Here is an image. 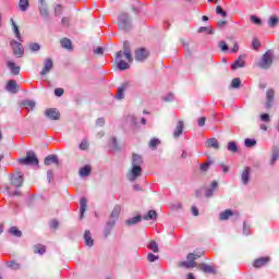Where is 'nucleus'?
I'll list each match as a JSON object with an SVG mask.
<instances>
[{
	"mask_svg": "<svg viewBox=\"0 0 279 279\" xmlns=\"http://www.w3.org/2000/svg\"><path fill=\"white\" fill-rule=\"evenodd\" d=\"M61 47L63 48V49H68V50H71V49H73V43L71 41V39H69V38H63V39H61Z\"/></svg>",
	"mask_w": 279,
	"mask_h": 279,
	"instance_id": "obj_35",
	"label": "nucleus"
},
{
	"mask_svg": "<svg viewBox=\"0 0 279 279\" xmlns=\"http://www.w3.org/2000/svg\"><path fill=\"white\" fill-rule=\"evenodd\" d=\"M170 208L171 210H182V203H174Z\"/></svg>",
	"mask_w": 279,
	"mask_h": 279,
	"instance_id": "obj_59",
	"label": "nucleus"
},
{
	"mask_svg": "<svg viewBox=\"0 0 279 279\" xmlns=\"http://www.w3.org/2000/svg\"><path fill=\"white\" fill-rule=\"evenodd\" d=\"M10 47L13 50V54L17 56V58H22V56L25 53V48H23V44H21V41L12 39L10 41Z\"/></svg>",
	"mask_w": 279,
	"mask_h": 279,
	"instance_id": "obj_6",
	"label": "nucleus"
},
{
	"mask_svg": "<svg viewBox=\"0 0 279 279\" xmlns=\"http://www.w3.org/2000/svg\"><path fill=\"white\" fill-rule=\"evenodd\" d=\"M7 66L10 69L12 75H19L21 73V66H17L14 61H8Z\"/></svg>",
	"mask_w": 279,
	"mask_h": 279,
	"instance_id": "obj_25",
	"label": "nucleus"
},
{
	"mask_svg": "<svg viewBox=\"0 0 279 279\" xmlns=\"http://www.w3.org/2000/svg\"><path fill=\"white\" fill-rule=\"evenodd\" d=\"M70 23H71V20L69 17H62L61 25L63 27H69Z\"/></svg>",
	"mask_w": 279,
	"mask_h": 279,
	"instance_id": "obj_61",
	"label": "nucleus"
},
{
	"mask_svg": "<svg viewBox=\"0 0 279 279\" xmlns=\"http://www.w3.org/2000/svg\"><path fill=\"white\" fill-rule=\"evenodd\" d=\"M34 252L35 254H40V256H43V254L47 252V247H45V245H36Z\"/></svg>",
	"mask_w": 279,
	"mask_h": 279,
	"instance_id": "obj_42",
	"label": "nucleus"
},
{
	"mask_svg": "<svg viewBox=\"0 0 279 279\" xmlns=\"http://www.w3.org/2000/svg\"><path fill=\"white\" fill-rule=\"evenodd\" d=\"M47 180L50 184L51 180H53V170H48L47 171Z\"/></svg>",
	"mask_w": 279,
	"mask_h": 279,
	"instance_id": "obj_63",
	"label": "nucleus"
},
{
	"mask_svg": "<svg viewBox=\"0 0 279 279\" xmlns=\"http://www.w3.org/2000/svg\"><path fill=\"white\" fill-rule=\"evenodd\" d=\"M7 267L13 271H19V269H21V264L16 263L15 260H10L7 263Z\"/></svg>",
	"mask_w": 279,
	"mask_h": 279,
	"instance_id": "obj_38",
	"label": "nucleus"
},
{
	"mask_svg": "<svg viewBox=\"0 0 279 279\" xmlns=\"http://www.w3.org/2000/svg\"><path fill=\"white\" fill-rule=\"evenodd\" d=\"M205 147L211 149H219V141L215 137L208 138L205 143Z\"/></svg>",
	"mask_w": 279,
	"mask_h": 279,
	"instance_id": "obj_22",
	"label": "nucleus"
},
{
	"mask_svg": "<svg viewBox=\"0 0 279 279\" xmlns=\"http://www.w3.org/2000/svg\"><path fill=\"white\" fill-rule=\"evenodd\" d=\"M269 263V257H259L254 260L253 266L258 269L260 267H265Z\"/></svg>",
	"mask_w": 279,
	"mask_h": 279,
	"instance_id": "obj_21",
	"label": "nucleus"
},
{
	"mask_svg": "<svg viewBox=\"0 0 279 279\" xmlns=\"http://www.w3.org/2000/svg\"><path fill=\"white\" fill-rule=\"evenodd\" d=\"M54 95H56V97H62L64 95V89L63 88H56L54 89Z\"/></svg>",
	"mask_w": 279,
	"mask_h": 279,
	"instance_id": "obj_62",
	"label": "nucleus"
},
{
	"mask_svg": "<svg viewBox=\"0 0 279 279\" xmlns=\"http://www.w3.org/2000/svg\"><path fill=\"white\" fill-rule=\"evenodd\" d=\"M278 158H279V148L278 147H274L271 159H270L271 167H274V165H276V160H278Z\"/></svg>",
	"mask_w": 279,
	"mask_h": 279,
	"instance_id": "obj_37",
	"label": "nucleus"
},
{
	"mask_svg": "<svg viewBox=\"0 0 279 279\" xmlns=\"http://www.w3.org/2000/svg\"><path fill=\"white\" fill-rule=\"evenodd\" d=\"M128 88L126 84H122L119 88H118V93L116 95V99H124L125 98V89Z\"/></svg>",
	"mask_w": 279,
	"mask_h": 279,
	"instance_id": "obj_29",
	"label": "nucleus"
},
{
	"mask_svg": "<svg viewBox=\"0 0 279 279\" xmlns=\"http://www.w3.org/2000/svg\"><path fill=\"white\" fill-rule=\"evenodd\" d=\"M186 258H187V262L195 263L197 260V258H199V255L194 254V253H189Z\"/></svg>",
	"mask_w": 279,
	"mask_h": 279,
	"instance_id": "obj_49",
	"label": "nucleus"
},
{
	"mask_svg": "<svg viewBox=\"0 0 279 279\" xmlns=\"http://www.w3.org/2000/svg\"><path fill=\"white\" fill-rule=\"evenodd\" d=\"M245 66V61L243 60V54H240L239 58L231 64V70L236 71V69H243Z\"/></svg>",
	"mask_w": 279,
	"mask_h": 279,
	"instance_id": "obj_20",
	"label": "nucleus"
},
{
	"mask_svg": "<svg viewBox=\"0 0 279 279\" xmlns=\"http://www.w3.org/2000/svg\"><path fill=\"white\" fill-rule=\"evenodd\" d=\"M279 23V19L276 15H271L268 20V27H270V29H275V27L278 26Z\"/></svg>",
	"mask_w": 279,
	"mask_h": 279,
	"instance_id": "obj_33",
	"label": "nucleus"
},
{
	"mask_svg": "<svg viewBox=\"0 0 279 279\" xmlns=\"http://www.w3.org/2000/svg\"><path fill=\"white\" fill-rule=\"evenodd\" d=\"M44 165H46V167H49L50 165H60V160L58 159V155H48L45 160H44Z\"/></svg>",
	"mask_w": 279,
	"mask_h": 279,
	"instance_id": "obj_16",
	"label": "nucleus"
},
{
	"mask_svg": "<svg viewBox=\"0 0 279 279\" xmlns=\"http://www.w3.org/2000/svg\"><path fill=\"white\" fill-rule=\"evenodd\" d=\"M184 132V121L180 120L173 131V138H180Z\"/></svg>",
	"mask_w": 279,
	"mask_h": 279,
	"instance_id": "obj_17",
	"label": "nucleus"
},
{
	"mask_svg": "<svg viewBox=\"0 0 279 279\" xmlns=\"http://www.w3.org/2000/svg\"><path fill=\"white\" fill-rule=\"evenodd\" d=\"M197 33L198 34H208L209 36H213L215 34V29H213V27L210 26H201L198 29H197Z\"/></svg>",
	"mask_w": 279,
	"mask_h": 279,
	"instance_id": "obj_31",
	"label": "nucleus"
},
{
	"mask_svg": "<svg viewBox=\"0 0 279 279\" xmlns=\"http://www.w3.org/2000/svg\"><path fill=\"white\" fill-rule=\"evenodd\" d=\"M201 271H204V274H216L217 271L213 266H209L208 264H199L198 265Z\"/></svg>",
	"mask_w": 279,
	"mask_h": 279,
	"instance_id": "obj_26",
	"label": "nucleus"
},
{
	"mask_svg": "<svg viewBox=\"0 0 279 279\" xmlns=\"http://www.w3.org/2000/svg\"><path fill=\"white\" fill-rule=\"evenodd\" d=\"M80 149H82V151H86V149H88V142L86 140L81 142Z\"/></svg>",
	"mask_w": 279,
	"mask_h": 279,
	"instance_id": "obj_57",
	"label": "nucleus"
},
{
	"mask_svg": "<svg viewBox=\"0 0 279 279\" xmlns=\"http://www.w3.org/2000/svg\"><path fill=\"white\" fill-rule=\"evenodd\" d=\"M219 49H221V51L226 52V51H230V47L228 46V44L223 40L219 41L218 44Z\"/></svg>",
	"mask_w": 279,
	"mask_h": 279,
	"instance_id": "obj_48",
	"label": "nucleus"
},
{
	"mask_svg": "<svg viewBox=\"0 0 279 279\" xmlns=\"http://www.w3.org/2000/svg\"><path fill=\"white\" fill-rule=\"evenodd\" d=\"M143 175V157L136 153L132 154L131 169L126 173L129 182H136Z\"/></svg>",
	"mask_w": 279,
	"mask_h": 279,
	"instance_id": "obj_1",
	"label": "nucleus"
},
{
	"mask_svg": "<svg viewBox=\"0 0 279 279\" xmlns=\"http://www.w3.org/2000/svg\"><path fill=\"white\" fill-rule=\"evenodd\" d=\"M39 14L43 16L46 21L49 19V9H47V3L45 0H39Z\"/></svg>",
	"mask_w": 279,
	"mask_h": 279,
	"instance_id": "obj_15",
	"label": "nucleus"
},
{
	"mask_svg": "<svg viewBox=\"0 0 279 279\" xmlns=\"http://www.w3.org/2000/svg\"><path fill=\"white\" fill-rule=\"evenodd\" d=\"M84 241L87 247H93V245H95V240H93V234L90 233V231H85Z\"/></svg>",
	"mask_w": 279,
	"mask_h": 279,
	"instance_id": "obj_24",
	"label": "nucleus"
},
{
	"mask_svg": "<svg viewBox=\"0 0 279 279\" xmlns=\"http://www.w3.org/2000/svg\"><path fill=\"white\" fill-rule=\"evenodd\" d=\"M148 250H151V252H154V254H158L159 248H158V242L151 240L148 245H147Z\"/></svg>",
	"mask_w": 279,
	"mask_h": 279,
	"instance_id": "obj_40",
	"label": "nucleus"
},
{
	"mask_svg": "<svg viewBox=\"0 0 279 279\" xmlns=\"http://www.w3.org/2000/svg\"><path fill=\"white\" fill-rule=\"evenodd\" d=\"M90 171H93V168L89 165H86L78 170V175L81 178H88L90 175Z\"/></svg>",
	"mask_w": 279,
	"mask_h": 279,
	"instance_id": "obj_23",
	"label": "nucleus"
},
{
	"mask_svg": "<svg viewBox=\"0 0 279 279\" xmlns=\"http://www.w3.org/2000/svg\"><path fill=\"white\" fill-rule=\"evenodd\" d=\"M272 65H274V50L269 49L262 56V58L257 62V66L259 69H263L264 71H269V69H271Z\"/></svg>",
	"mask_w": 279,
	"mask_h": 279,
	"instance_id": "obj_3",
	"label": "nucleus"
},
{
	"mask_svg": "<svg viewBox=\"0 0 279 279\" xmlns=\"http://www.w3.org/2000/svg\"><path fill=\"white\" fill-rule=\"evenodd\" d=\"M149 58V50L145 47L135 49L136 62H145Z\"/></svg>",
	"mask_w": 279,
	"mask_h": 279,
	"instance_id": "obj_7",
	"label": "nucleus"
},
{
	"mask_svg": "<svg viewBox=\"0 0 279 279\" xmlns=\"http://www.w3.org/2000/svg\"><path fill=\"white\" fill-rule=\"evenodd\" d=\"M9 234H12V236H16V239H21L23 236V232L16 227H11L9 229Z\"/></svg>",
	"mask_w": 279,
	"mask_h": 279,
	"instance_id": "obj_36",
	"label": "nucleus"
},
{
	"mask_svg": "<svg viewBox=\"0 0 279 279\" xmlns=\"http://www.w3.org/2000/svg\"><path fill=\"white\" fill-rule=\"evenodd\" d=\"M51 69H53V60L46 59L44 62V69L40 71V75H47Z\"/></svg>",
	"mask_w": 279,
	"mask_h": 279,
	"instance_id": "obj_19",
	"label": "nucleus"
},
{
	"mask_svg": "<svg viewBox=\"0 0 279 279\" xmlns=\"http://www.w3.org/2000/svg\"><path fill=\"white\" fill-rule=\"evenodd\" d=\"M19 163L25 165L26 167H38V157L36 156V153L31 150L26 154V157L19 159Z\"/></svg>",
	"mask_w": 279,
	"mask_h": 279,
	"instance_id": "obj_5",
	"label": "nucleus"
},
{
	"mask_svg": "<svg viewBox=\"0 0 279 279\" xmlns=\"http://www.w3.org/2000/svg\"><path fill=\"white\" fill-rule=\"evenodd\" d=\"M276 93L274 92V89H268L266 92V108H271L274 106V97H275Z\"/></svg>",
	"mask_w": 279,
	"mask_h": 279,
	"instance_id": "obj_18",
	"label": "nucleus"
},
{
	"mask_svg": "<svg viewBox=\"0 0 279 279\" xmlns=\"http://www.w3.org/2000/svg\"><path fill=\"white\" fill-rule=\"evenodd\" d=\"M251 21L254 23V25H263V20L256 15H251Z\"/></svg>",
	"mask_w": 279,
	"mask_h": 279,
	"instance_id": "obj_54",
	"label": "nucleus"
},
{
	"mask_svg": "<svg viewBox=\"0 0 279 279\" xmlns=\"http://www.w3.org/2000/svg\"><path fill=\"white\" fill-rule=\"evenodd\" d=\"M143 219V216H135L133 218H129L128 220H125V226H136V223H141Z\"/></svg>",
	"mask_w": 279,
	"mask_h": 279,
	"instance_id": "obj_28",
	"label": "nucleus"
},
{
	"mask_svg": "<svg viewBox=\"0 0 279 279\" xmlns=\"http://www.w3.org/2000/svg\"><path fill=\"white\" fill-rule=\"evenodd\" d=\"M10 23H11L12 32H13L15 38H17V40L20 43H23V36L21 35V29H19V25L16 24L14 19H11Z\"/></svg>",
	"mask_w": 279,
	"mask_h": 279,
	"instance_id": "obj_14",
	"label": "nucleus"
},
{
	"mask_svg": "<svg viewBox=\"0 0 279 279\" xmlns=\"http://www.w3.org/2000/svg\"><path fill=\"white\" fill-rule=\"evenodd\" d=\"M158 218V214L156 213V210L154 209H150L147 215H144L142 217V219H144V221H150V220H154V219H157Z\"/></svg>",
	"mask_w": 279,
	"mask_h": 279,
	"instance_id": "obj_30",
	"label": "nucleus"
},
{
	"mask_svg": "<svg viewBox=\"0 0 279 279\" xmlns=\"http://www.w3.org/2000/svg\"><path fill=\"white\" fill-rule=\"evenodd\" d=\"M80 215L81 219L84 217V214L86 213V206H87V201L86 197H82L80 201Z\"/></svg>",
	"mask_w": 279,
	"mask_h": 279,
	"instance_id": "obj_32",
	"label": "nucleus"
},
{
	"mask_svg": "<svg viewBox=\"0 0 279 279\" xmlns=\"http://www.w3.org/2000/svg\"><path fill=\"white\" fill-rule=\"evenodd\" d=\"M120 215H121V205H116L109 216L108 221L105 225V228H104L105 239H108L110 236V234L112 233L114 226H117V221H119Z\"/></svg>",
	"mask_w": 279,
	"mask_h": 279,
	"instance_id": "obj_2",
	"label": "nucleus"
},
{
	"mask_svg": "<svg viewBox=\"0 0 279 279\" xmlns=\"http://www.w3.org/2000/svg\"><path fill=\"white\" fill-rule=\"evenodd\" d=\"M219 189V182L213 181L210 187L205 189V197L210 198L215 195V192Z\"/></svg>",
	"mask_w": 279,
	"mask_h": 279,
	"instance_id": "obj_13",
	"label": "nucleus"
},
{
	"mask_svg": "<svg viewBox=\"0 0 279 279\" xmlns=\"http://www.w3.org/2000/svg\"><path fill=\"white\" fill-rule=\"evenodd\" d=\"M231 88H241V78L235 77L231 81Z\"/></svg>",
	"mask_w": 279,
	"mask_h": 279,
	"instance_id": "obj_47",
	"label": "nucleus"
},
{
	"mask_svg": "<svg viewBox=\"0 0 279 279\" xmlns=\"http://www.w3.org/2000/svg\"><path fill=\"white\" fill-rule=\"evenodd\" d=\"M216 14H219L223 19H226V16H228V12H226L221 5L216 7Z\"/></svg>",
	"mask_w": 279,
	"mask_h": 279,
	"instance_id": "obj_45",
	"label": "nucleus"
},
{
	"mask_svg": "<svg viewBox=\"0 0 279 279\" xmlns=\"http://www.w3.org/2000/svg\"><path fill=\"white\" fill-rule=\"evenodd\" d=\"M230 217H233L234 221L241 217L239 211H232V209H226L225 211L220 213L219 219L220 221H228Z\"/></svg>",
	"mask_w": 279,
	"mask_h": 279,
	"instance_id": "obj_9",
	"label": "nucleus"
},
{
	"mask_svg": "<svg viewBox=\"0 0 279 279\" xmlns=\"http://www.w3.org/2000/svg\"><path fill=\"white\" fill-rule=\"evenodd\" d=\"M252 47H253V49H260V41L258 39L254 38L252 41Z\"/></svg>",
	"mask_w": 279,
	"mask_h": 279,
	"instance_id": "obj_60",
	"label": "nucleus"
},
{
	"mask_svg": "<svg viewBox=\"0 0 279 279\" xmlns=\"http://www.w3.org/2000/svg\"><path fill=\"white\" fill-rule=\"evenodd\" d=\"M123 51H132V49L130 48V41L125 40L123 43Z\"/></svg>",
	"mask_w": 279,
	"mask_h": 279,
	"instance_id": "obj_64",
	"label": "nucleus"
},
{
	"mask_svg": "<svg viewBox=\"0 0 279 279\" xmlns=\"http://www.w3.org/2000/svg\"><path fill=\"white\" fill-rule=\"evenodd\" d=\"M252 228L250 227V225H247L246 221L243 222V234L245 236H250V232H251Z\"/></svg>",
	"mask_w": 279,
	"mask_h": 279,
	"instance_id": "obj_50",
	"label": "nucleus"
},
{
	"mask_svg": "<svg viewBox=\"0 0 279 279\" xmlns=\"http://www.w3.org/2000/svg\"><path fill=\"white\" fill-rule=\"evenodd\" d=\"M158 258H160L158 255H155L154 253H148L147 255V260L149 263H156V260H158Z\"/></svg>",
	"mask_w": 279,
	"mask_h": 279,
	"instance_id": "obj_52",
	"label": "nucleus"
},
{
	"mask_svg": "<svg viewBox=\"0 0 279 279\" xmlns=\"http://www.w3.org/2000/svg\"><path fill=\"white\" fill-rule=\"evenodd\" d=\"M17 8L21 12L29 10V0H19Z\"/></svg>",
	"mask_w": 279,
	"mask_h": 279,
	"instance_id": "obj_27",
	"label": "nucleus"
},
{
	"mask_svg": "<svg viewBox=\"0 0 279 279\" xmlns=\"http://www.w3.org/2000/svg\"><path fill=\"white\" fill-rule=\"evenodd\" d=\"M110 146L112 147V149H119V143L117 142V137L111 138Z\"/></svg>",
	"mask_w": 279,
	"mask_h": 279,
	"instance_id": "obj_56",
	"label": "nucleus"
},
{
	"mask_svg": "<svg viewBox=\"0 0 279 279\" xmlns=\"http://www.w3.org/2000/svg\"><path fill=\"white\" fill-rule=\"evenodd\" d=\"M227 149L231 151V154H236V151H239V145H236V142H229Z\"/></svg>",
	"mask_w": 279,
	"mask_h": 279,
	"instance_id": "obj_39",
	"label": "nucleus"
},
{
	"mask_svg": "<svg viewBox=\"0 0 279 279\" xmlns=\"http://www.w3.org/2000/svg\"><path fill=\"white\" fill-rule=\"evenodd\" d=\"M31 51H40V44L38 43H31L29 44Z\"/></svg>",
	"mask_w": 279,
	"mask_h": 279,
	"instance_id": "obj_55",
	"label": "nucleus"
},
{
	"mask_svg": "<svg viewBox=\"0 0 279 279\" xmlns=\"http://www.w3.org/2000/svg\"><path fill=\"white\" fill-rule=\"evenodd\" d=\"M123 59V51H118L116 56V62L119 71H128L130 69V63L122 60Z\"/></svg>",
	"mask_w": 279,
	"mask_h": 279,
	"instance_id": "obj_8",
	"label": "nucleus"
},
{
	"mask_svg": "<svg viewBox=\"0 0 279 279\" xmlns=\"http://www.w3.org/2000/svg\"><path fill=\"white\" fill-rule=\"evenodd\" d=\"M251 175H252V168L245 167L241 173V181H242V184H244V186H247L250 184Z\"/></svg>",
	"mask_w": 279,
	"mask_h": 279,
	"instance_id": "obj_12",
	"label": "nucleus"
},
{
	"mask_svg": "<svg viewBox=\"0 0 279 279\" xmlns=\"http://www.w3.org/2000/svg\"><path fill=\"white\" fill-rule=\"evenodd\" d=\"M16 81L14 80H10L7 84V87L5 89L9 92V93H16Z\"/></svg>",
	"mask_w": 279,
	"mask_h": 279,
	"instance_id": "obj_34",
	"label": "nucleus"
},
{
	"mask_svg": "<svg viewBox=\"0 0 279 279\" xmlns=\"http://www.w3.org/2000/svg\"><path fill=\"white\" fill-rule=\"evenodd\" d=\"M63 8L60 4L54 7V16H62Z\"/></svg>",
	"mask_w": 279,
	"mask_h": 279,
	"instance_id": "obj_53",
	"label": "nucleus"
},
{
	"mask_svg": "<svg viewBox=\"0 0 279 279\" xmlns=\"http://www.w3.org/2000/svg\"><path fill=\"white\" fill-rule=\"evenodd\" d=\"M118 28L120 32H131L132 31V17L128 13H120L118 15Z\"/></svg>",
	"mask_w": 279,
	"mask_h": 279,
	"instance_id": "obj_4",
	"label": "nucleus"
},
{
	"mask_svg": "<svg viewBox=\"0 0 279 279\" xmlns=\"http://www.w3.org/2000/svg\"><path fill=\"white\" fill-rule=\"evenodd\" d=\"M245 147H255L256 146V140L254 138H245L244 140Z\"/></svg>",
	"mask_w": 279,
	"mask_h": 279,
	"instance_id": "obj_46",
	"label": "nucleus"
},
{
	"mask_svg": "<svg viewBox=\"0 0 279 279\" xmlns=\"http://www.w3.org/2000/svg\"><path fill=\"white\" fill-rule=\"evenodd\" d=\"M123 53H124V56H125L128 62H132V60H134V59L132 58V50H126V51L122 52V54H123Z\"/></svg>",
	"mask_w": 279,
	"mask_h": 279,
	"instance_id": "obj_58",
	"label": "nucleus"
},
{
	"mask_svg": "<svg viewBox=\"0 0 279 279\" xmlns=\"http://www.w3.org/2000/svg\"><path fill=\"white\" fill-rule=\"evenodd\" d=\"M22 106H24V108H31V110H34V108H36V102L34 100H24Z\"/></svg>",
	"mask_w": 279,
	"mask_h": 279,
	"instance_id": "obj_43",
	"label": "nucleus"
},
{
	"mask_svg": "<svg viewBox=\"0 0 279 279\" xmlns=\"http://www.w3.org/2000/svg\"><path fill=\"white\" fill-rule=\"evenodd\" d=\"M199 169H201L202 173H206V171H208V169H210V161L202 163L199 166Z\"/></svg>",
	"mask_w": 279,
	"mask_h": 279,
	"instance_id": "obj_51",
	"label": "nucleus"
},
{
	"mask_svg": "<svg viewBox=\"0 0 279 279\" xmlns=\"http://www.w3.org/2000/svg\"><path fill=\"white\" fill-rule=\"evenodd\" d=\"M158 145H160V140H158L156 137L150 140V142H149L150 149H157Z\"/></svg>",
	"mask_w": 279,
	"mask_h": 279,
	"instance_id": "obj_44",
	"label": "nucleus"
},
{
	"mask_svg": "<svg viewBox=\"0 0 279 279\" xmlns=\"http://www.w3.org/2000/svg\"><path fill=\"white\" fill-rule=\"evenodd\" d=\"M45 117L50 121H60V111L56 108H49L45 110Z\"/></svg>",
	"mask_w": 279,
	"mask_h": 279,
	"instance_id": "obj_10",
	"label": "nucleus"
},
{
	"mask_svg": "<svg viewBox=\"0 0 279 279\" xmlns=\"http://www.w3.org/2000/svg\"><path fill=\"white\" fill-rule=\"evenodd\" d=\"M11 184L15 186V189H21V186H23V172L11 175Z\"/></svg>",
	"mask_w": 279,
	"mask_h": 279,
	"instance_id": "obj_11",
	"label": "nucleus"
},
{
	"mask_svg": "<svg viewBox=\"0 0 279 279\" xmlns=\"http://www.w3.org/2000/svg\"><path fill=\"white\" fill-rule=\"evenodd\" d=\"M180 267H185V269H193V267L197 266V263H193V262H181L179 264Z\"/></svg>",
	"mask_w": 279,
	"mask_h": 279,
	"instance_id": "obj_41",
	"label": "nucleus"
}]
</instances>
